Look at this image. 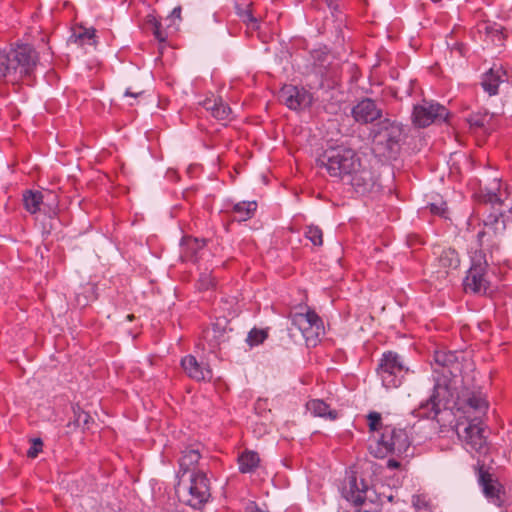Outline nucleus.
<instances>
[{"label": "nucleus", "instance_id": "obj_1", "mask_svg": "<svg viewBox=\"0 0 512 512\" xmlns=\"http://www.w3.org/2000/svg\"><path fill=\"white\" fill-rule=\"evenodd\" d=\"M432 367L435 374L433 392L420 404L417 410L419 417L435 418L439 414V403L448 394L449 382L459 376L462 369L456 352L446 350L434 352Z\"/></svg>", "mask_w": 512, "mask_h": 512}, {"label": "nucleus", "instance_id": "obj_2", "mask_svg": "<svg viewBox=\"0 0 512 512\" xmlns=\"http://www.w3.org/2000/svg\"><path fill=\"white\" fill-rule=\"evenodd\" d=\"M37 60V52L29 45H20L10 51L0 49V78L30 76Z\"/></svg>", "mask_w": 512, "mask_h": 512}, {"label": "nucleus", "instance_id": "obj_3", "mask_svg": "<svg viewBox=\"0 0 512 512\" xmlns=\"http://www.w3.org/2000/svg\"><path fill=\"white\" fill-rule=\"evenodd\" d=\"M177 477L175 491L180 502L194 509H201L211 497L210 481L206 474L203 471L191 473L188 481L183 475H177Z\"/></svg>", "mask_w": 512, "mask_h": 512}, {"label": "nucleus", "instance_id": "obj_4", "mask_svg": "<svg viewBox=\"0 0 512 512\" xmlns=\"http://www.w3.org/2000/svg\"><path fill=\"white\" fill-rule=\"evenodd\" d=\"M360 162V157L353 149L341 146L326 149L317 158V165L320 168H325L330 176L339 178L343 182Z\"/></svg>", "mask_w": 512, "mask_h": 512}, {"label": "nucleus", "instance_id": "obj_5", "mask_svg": "<svg viewBox=\"0 0 512 512\" xmlns=\"http://www.w3.org/2000/svg\"><path fill=\"white\" fill-rule=\"evenodd\" d=\"M371 453L377 458H384L388 454L396 456H409L411 450V441L405 429L386 425L383 428L376 446H370Z\"/></svg>", "mask_w": 512, "mask_h": 512}, {"label": "nucleus", "instance_id": "obj_6", "mask_svg": "<svg viewBox=\"0 0 512 512\" xmlns=\"http://www.w3.org/2000/svg\"><path fill=\"white\" fill-rule=\"evenodd\" d=\"M401 135V126L387 117L376 122L370 131L373 145L383 154L395 151Z\"/></svg>", "mask_w": 512, "mask_h": 512}, {"label": "nucleus", "instance_id": "obj_7", "mask_svg": "<svg viewBox=\"0 0 512 512\" xmlns=\"http://www.w3.org/2000/svg\"><path fill=\"white\" fill-rule=\"evenodd\" d=\"M407 371L408 369L404 366L399 356L391 351L383 354L377 368V372L386 388L398 387Z\"/></svg>", "mask_w": 512, "mask_h": 512}, {"label": "nucleus", "instance_id": "obj_8", "mask_svg": "<svg viewBox=\"0 0 512 512\" xmlns=\"http://www.w3.org/2000/svg\"><path fill=\"white\" fill-rule=\"evenodd\" d=\"M344 183L350 185L356 193L361 195L377 193L381 188L378 177L369 166L363 165L362 161L347 176Z\"/></svg>", "mask_w": 512, "mask_h": 512}, {"label": "nucleus", "instance_id": "obj_9", "mask_svg": "<svg viewBox=\"0 0 512 512\" xmlns=\"http://www.w3.org/2000/svg\"><path fill=\"white\" fill-rule=\"evenodd\" d=\"M290 318L292 324L302 332L307 344L315 345L324 329L323 322L316 312L308 310L306 313H294Z\"/></svg>", "mask_w": 512, "mask_h": 512}, {"label": "nucleus", "instance_id": "obj_10", "mask_svg": "<svg viewBox=\"0 0 512 512\" xmlns=\"http://www.w3.org/2000/svg\"><path fill=\"white\" fill-rule=\"evenodd\" d=\"M447 116L448 111L443 105L423 100L421 104L414 106L412 121L416 126L424 128L432 124L434 121H445Z\"/></svg>", "mask_w": 512, "mask_h": 512}, {"label": "nucleus", "instance_id": "obj_11", "mask_svg": "<svg viewBox=\"0 0 512 512\" xmlns=\"http://www.w3.org/2000/svg\"><path fill=\"white\" fill-rule=\"evenodd\" d=\"M487 260L481 254H475L472 259V266L464 280V288L475 293L486 292L488 280L486 279Z\"/></svg>", "mask_w": 512, "mask_h": 512}, {"label": "nucleus", "instance_id": "obj_12", "mask_svg": "<svg viewBox=\"0 0 512 512\" xmlns=\"http://www.w3.org/2000/svg\"><path fill=\"white\" fill-rule=\"evenodd\" d=\"M478 482L482 487L485 497L492 504L500 507L506 500V493L499 481L493 477L488 471L484 470V466H480L478 470Z\"/></svg>", "mask_w": 512, "mask_h": 512}, {"label": "nucleus", "instance_id": "obj_13", "mask_svg": "<svg viewBox=\"0 0 512 512\" xmlns=\"http://www.w3.org/2000/svg\"><path fill=\"white\" fill-rule=\"evenodd\" d=\"M278 99L292 110L306 108L312 103L310 93L293 85L283 86L278 93Z\"/></svg>", "mask_w": 512, "mask_h": 512}, {"label": "nucleus", "instance_id": "obj_14", "mask_svg": "<svg viewBox=\"0 0 512 512\" xmlns=\"http://www.w3.org/2000/svg\"><path fill=\"white\" fill-rule=\"evenodd\" d=\"M354 120L360 124L374 123L383 118V110L373 99L364 98L351 111Z\"/></svg>", "mask_w": 512, "mask_h": 512}, {"label": "nucleus", "instance_id": "obj_15", "mask_svg": "<svg viewBox=\"0 0 512 512\" xmlns=\"http://www.w3.org/2000/svg\"><path fill=\"white\" fill-rule=\"evenodd\" d=\"M181 366L188 377L196 381H209L212 379V371L208 365L198 362L193 355L184 357Z\"/></svg>", "mask_w": 512, "mask_h": 512}, {"label": "nucleus", "instance_id": "obj_16", "mask_svg": "<svg viewBox=\"0 0 512 512\" xmlns=\"http://www.w3.org/2000/svg\"><path fill=\"white\" fill-rule=\"evenodd\" d=\"M503 213H490L483 219L484 229L477 235L480 243L483 241V237L486 235L492 236L502 233L505 230V220L501 219Z\"/></svg>", "mask_w": 512, "mask_h": 512}, {"label": "nucleus", "instance_id": "obj_17", "mask_svg": "<svg viewBox=\"0 0 512 512\" xmlns=\"http://www.w3.org/2000/svg\"><path fill=\"white\" fill-rule=\"evenodd\" d=\"M343 496L356 507L364 504L366 499V485L363 481L359 484L356 477H350L347 487H344Z\"/></svg>", "mask_w": 512, "mask_h": 512}, {"label": "nucleus", "instance_id": "obj_18", "mask_svg": "<svg viewBox=\"0 0 512 512\" xmlns=\"http://www.w3.org/2000/svg\"><path fill=\"white\" fill-rule=\"evenodd\" d=\"M505 76L506 71H504L501 66L497 67L494 65V67L490 68L483 76L481 83L483 89L491 96L496 95L498 93V86L504 81Z\"/></svg>", "mask_w": 512, "mask_h": 512}, {"label": "nucleus", "instance_id": "obj_19", "mask_svg": "<svg viewBox=\"0 0 512 512\" xmlns=\"http://www.w3.org/2000/svg\"><path fill=\"white\" fill-rule=\"evenodd\" d=\"M200 457V453L196 449L184 450L179 459L180 470L177 475L186 476V474L197 473L195 466L198 464Z\"/></svg>", "mask_w": 512, "mask_h": 512}, {"label": "nucleus", "instance_id": "obj_20", "mask_svg": "<svg viewBox=\"0 0 512 512\" xmlns=\"http://www.w3.org/2000/svg\"><path fill=\"white\" fill-rule=\"evenodd\" d=\"M463 438L466 444L475 451H480L485 445L483 431L476 424H470L464 429Z\"/></svg>", "mask_w": 512, "mask_h": 512}, {"label": "nucleus", "instance_id": "obj_21", "mask_svg": "<svg viewBox=\"0 0 512 512\" xmlns=\"http://www.w3.org/2000/svg\"><path fill=\"white\" fill-rule=\"evenodd\" d=\"M306 408L310 411L314 416L328 418L330 420H335L338 417V413L336 410H331L329 405L320 399H313L307 402Z\"/></svg>", "mask_w": 512, "mask_h": 512}, {"label": "nucleus", "instance_id": "obj_22", "mask_svg": "<svg viewBox=\"0 0 512 512\" xmlns=\"http://www.w3.org/2000/svg\"><path fill=\"white\" fill-rule=\"evenodd\" d=\"M238 463L241 473H251L258 467L260 458L258 453L246 450L239 455Z\"/></svg>", "mask_w": 512, "mask_h": 512}, {"label": "nucleus", "instance_id": "obj_23", "mask_svg": "<svg viewBox=\"0 0 512 512\" xmlns=\"http://www.w3.org/2000/svg\"><path fill=\"white\" fill-rule=\"evenodd\" d=\"M45 195L39 191H26L23 195V203L25 209L31 214L41 210L44 204Z\"/></svg>", "mask_w": 512, "mask_h": 512}, {"label": "nucleus", "instance_id": "obj_24", "mask_svg": "<svg viewBox=\"0 0 512 512\" xmlns=\"http://www.w3.org/2000/svg\"><path fill=\"white\" fill-rule=\"evenodd\" d=\"M95 32L96 30L94 28H84L79 27L74 30L72 36L70 37L69 41L75 44L84 45L87 41H89V44L92 46L96 45L95 40Z\"/></svg>", "mask_w": 512, "mask_h": 512}, {"label": "nucleus", "instance_id": "obj_25", "mask_svg": "<svg viewBox=\"0 0 512 512\" xmlns=\"http://www.w3.org/2000/svg\"><path fill=\"white\" fill-rule=\"evenodd\" d=\"M238 14L249 29L257 30L259 28L261 16L256 13L252 4H249L245 9L240 10Z\"/></svg>", "mask_w": 512, "mask_h": 512}, {"label": "nucleus", "instance_id": "obj_26", "mask_svg": "<svg viewBox=\"0 0 512 512\" xmlns=\"http://www.w3.org/2000/svg\"><path fill=\"white\" fill-rule=\"evenodd\" d=\"M257 209L255 201H243L234 205L233 211L239 214V221H245L252 217Z\"/></svg>", "mask_w": 512, "mask_h": 512}, {"label": "nucleus", "instance_id": "obj_27", "mask_svg": "<svg viewBox=\"0 0 512 512\" xmlns=\"http://www.w3.org/2000/svg\"><path fill=\"white\" fill-rule=\"evenodd\" d=\"M440 267L445 269H456L460 260L458 254L453 249L444 250L438 258Z\"/></svg>", "mask_w": 512, "mask_h": 512}, {"label": "nucleus", "instance_id": "obj_28", "mask_svg": "<svg viewBox=\"0 0 512 512\" xmlns=\"http://www.w3.org/2000/svg\"><path fill=\"white\" fill-rule=\"evenodd\" d=\"M491 119L492 116L487 112H476L469 115L466 118V121L470 125V128L486 129V126L489 124Z\"/></svg>", "mask_w": 512, "mask_h": 512}, {"label": "nucleus", "instance_id": "obj_29", "mask_svg": "<svg viewBox=\"0 0 512 512\" xmlns=\"http://www.w3.org/2000/svg\"><path fill=\"white\" fill-rule=\"evenodd\" d=\"M496 190H499V182L494 180L490 189H487L485 193L481 191V193L478 195L479 201L485 204H502V201L497 195Z\"/></svg>", "mask_w": 512, "mask_h": 512}, {"label": "nucleus", "instance_id": "obj_30", "mask_svg": "<svg viewBox=\"0 0 512 512\" xmlns=\"http://www.w3.org/2000/svg\"><path fill=\"white\" fill-rule=\"evenodd\" d=\"M74 415H75L74 423L78 427H82L83 429H87V430H89L91 428L90 423L93 422L92 417L87 412L83 411L79 406L74 408Z\"/></svg>", "mask_w": 512, "mask_h": 512}, {"label": "nucleus", "instance_id": "obj_31", "mask_svg": "<svg viewBox=\"0 0 512 512\" xmlns=\"http://www.w3.org/2000/svg\"><path fill=\"white\" fill-rule=\"evenodd\" d=\"M232 113L231 108L224 103V101L219 98L218 105H216L215 109L211 113L212 116L218 120H228Z\"/></svg>", "mask_w": 512, "mask_h": 512}, {"label": "nucleus", "instance_id": "obj_32", "mask_svg": "<svg viewBox=\"0 0 512 512\" xmlns=\"http://www.w3.org/2000/svg\"><path fill=\"white\" fill-rule=\"evenodd\" d=\"M267 337V330L253 328L248 334L247 342L250 346L259 345L263 343Z\"/></svg>", "mask_w": 512, "mask_h": 512}, {"label": "nucleus", "instance_id": "obj_33", "mask_svg": "<svg viewBox=\"0 0 512 512\" xmlns=\"http://www.w3.org/2000/svg\"><path fill=\"white\" fill-rule=\"evenodd\" d=\"M305 236L308 238L314 245L321 246L323 243V234L322 230L317 226H308L305 231Z\"/></svg>", "mask_w": 512, "mask_h": 512}, {"label": "nucleus", "instance_id": "obj_34", "mask_svg": "<svg viewBox=\"0 0 512 512\" xmlns=\"http://www.w3.org/2000/svg\"><path fill=\"white\" fill-rule=\"evenodd\" d=\"M467 403L470 407L475 410L482 411L487 408V402L484 397L480 394H472L468 399Z\"/></svg>", "mask_w": 512, "mask_h": 512}, {"label": "nucleus", "instance_id": "obj_35", "mask_svg": "<svg viewBox=\"0 0 512 512\" xmlns=\"http://www.w3.org/2000/svg\"><path fill=\"white\" fill-rule=\"evenodd\" d=\"M369 429L371 431H378L382 430L384 426H382V418L381 414L378 412H370L367 416Z\"/></svg>", "mask_w": 512, "mask_h": 512}, {"label": "nucleus", "instance_id": "obj_36", "mask_svg": "<svg viewBox=\"0 0 512 512\" xmlns=\"http://www.w3.org/2000/svg\"><path fill=\"white\" fill-rule=\"evenodd\" d=\"M485 32L487 35L491 36L492 41H501L503 39V28L500 26L494 25H486Z\"/></svg>", "mask_w": 512, "mask_h": 512}, {"label": "nucleus", "instance_id": "obj_37", "mask_svg": "<svg viewBox=\"0 0 512 512\" xmlns=\"http://www.w3.org/2000/svg\"><path fill=\"white\" fill-rule=\"evenodd\" d=\"M45 195L44 204L47 206L50 210L55 209L58 206V199L57 195L50 190H45L42 192Z\"/></svg>", "mask_w": 512, "mask_h": 512}, {"label": "nucleus", "instance_id": "obj_38", "mask_svg": "<svg viewBox=\"0 0 512 512\" xmlns=\"http://www.w3.org/2000/svg\"><path fill=\"white\" fill-rule=\"evenodd\" d=\"M198 282L201 290H208L215 285V279L209 273L201 274Z\"/></svg>", "mask_w": 512, "mask_h": 512}, {"label": "nucleus", "instance_id": "obj_39", "mask_svg": "<svg viewBox=\"0 0 512 512\" xmlns=\"http://www.w3.org/2000/svg\"><path fill=\"white\" fill-rule=\"evenodd\" d=\"M43 446V442L40 438H36L33 440L32 446L27 452V456L29 458H36L38 454L41 452Z\"/></svg>", "mask_w": 512, "mask_h": 512}, {"label": "nucleus", "instance_id": "obj_40", "mask_svg": "<svg viewBox=\"0 0 512 512\" xmlns=\"http://www.w3.org/2000/svg\"><path fill=\"white\" fill-rule=\"evenodd\" d=\"M429 208H430V212L432 214H435V215H439V216H442V217H445V213L447 211V206H446V203L445 202H442L440 203L439 205L438 204H435V203H431L429 205Z\"/></svg>", "mask_w": 512, "mask_h": 512}, {"label": "nucleus", "instance_id": "obj_41", "mask_svg": "<svg viewBox=\"0 0 512 512\" xmlns=\"http://www.w3.org/2000/svg\"><path fill=\"white\" fill-rule=\"evenodd\" d=\"M160 22L153 16L148 15L145 19V27L147 30L154 31L160 27Z\"/></svg>", "mask_w": 512, "mask_h": 512}, {"label": "nucleus", "instance_id": "obj_42", "mask_svg": "<svg viewBox=\"0 0 512 512\" xmlns=\"http://www.w3.org/2000/svg\"><path fill=\"white\" fill-rule=\"evenodd\" d=\"M187 246L193 252H196L198 249L202 248L205 245V240H202L201 243L198 239L187 238Z\"/></svg>", "mask_w": 512, "mask_h": 512}, {"label": "nucleus", "instance_id": "obj_43", "mask_svg": "<svg viewBox=\"0 0 512 512\" xmlns=\"http://www.w3.org/2000/svg\"><path fill=\"white\" fill-rule=\"evenodd\" d=\"M218 102L219 98H207L202 102V105L207 111L212 113L213 109H215L216 105H218Z\"/></svg>", "mask_w": 512, "mask_h": 512}, {"label": "nucleus", "instance_id": "obj_44", "mask_svg": "<svg viewBox=\"0 0 512 512\" xmlns=\"http://www.w3.org/2000/svg\"><path fill=\"white\" fill-rule=\"evenodd\" d=\"M153 35L160 43H164L168 38L167 32L163 30L161 26L157 30L153 31Z\"/></svg>", "mask_w": 512, "mask_h": 512}, {"label": "nucleus", "instance_id": "obj_45", "mask_svg": "<svg viewBox=\"0 0 512 512\" xmlns=\"http://www.w3.org/2000/svg\"><path fill=\"white\" fill-rule=\"evenodd\" d=\"M76 302H77V305L80 307H85L88 304L87 297L86 296L82 297L81 294H77Z\"/></svg>", "mask_w": 512, "mask_h": 512}, {"label": "nucleus", "instance_id": "obj_46", "mask_svg": "<svg viewBox=\"0 0 512 512\" xmlns=\"http://www.w3.org/2000/svg\"><path fill=\"white\" fill-rule=\"evenodd\" d=\"M265 405H266V400L259 399L256 402V405H255L256 412L260 413L262 410H264L265 409Z\"/></svg>", "mask_w": 512, "mask_h": 512}, {"label": "nucleus", "instance_id": "obj_47", "mask_svg": "<svg viewBox=\"0 0 512 512\" xmlns=\"http://www.w3.org/2000/svg\"><path fill=\"white\" fill-rule=\"evenodd\" d=\"M387 467L391 469H395L400 467V463L395 459H389L387 462Z\"/></svg>", "mask_w": 512, "mask_h": 512}, {"label": "nucleus", "instance_id": "obj_48", "mask_svg": "<svg viewBox=\"0 0 512 512\" xmlns=\"http://www.w3.org/2000/svg\"><path fill=\"white\" fill-rule=\"evenodd\" d=\"M463 49L464 45L462 43H456L451 51H457L460 55H463Z\"/></svg>", "mask_w": 512, "mask_h": 512}, {"label": "nucleus", "instance_id": "obj_49", "mask_svg": "<svg viewBox=\"0 0 512 512\" xmlns=\"http://www.w3.org/2000/svg\"><path fill=\"white\" fill-rule=\"evenodd\" d=\"M143 93V91H137V92H133L131 91V89H127L125 91V96H131V97H138L140 96L141 94Z\"/></svg>", "mask_w": 512, "mask_h": 512}, {"label": "nucleus", "instance_id": "obj_50", "mask_svg": "<svg viewBox=\"0 0 512 512\" xmlns=\"http://www.w3.org/2000/svg\"><path fill=\"white\" fill-rule=\"evenodd\" d=\"M171 15L173 17H176V18L180 19L181 18V8L180 7L174 8Z\"/></svg>", "mask_w": 512, "mask_h": 512}, {"label": "nucleus", "instance_id": "obj_51", "mask_svg": "<svg viewBox=\"0 0 512 512\" xmlns=\"http://www.w3.org/2000/svg\"><path fill=\"white\" fill-rule=\"evenodd\" d=\"M93 290H94V287H93V286H87V287L85 288V292H93Z\"/></svg>", "mask_w": 512, "mask_h": 512}, {"label": "nucleus", "instance_id": "obj_52", "mask_svg": "<svg viewBox=\"0 0 512 512\" xmlns=\"http://www.w3.org/2000/svg\"><path fill=\"white\" fill-rule=\"evenodd\" d=\"M127 319H128L129 321H132V320L134 319V315H133V314H129V315L127 316Z\"/></svg>", "mask_w": 512, "mask_h": 512}, {"label": "nucleus", "instance_id": "obj_53", "mask_svg": "<svg viewBox=\"0 0 512 512\" xmlns=\"http://www.w3.org/2000/svg\"><path fill=\"white\" fill-rule=\"evenodd\" d=\"M509 213L512 214V208L509 210Z\"/></svg>", "mask_w": 512, "mask_h": 512}, {"label": "nucleus", "instance_id": "obj_54", "mask_svg": "<svg viewBox=\"0 0 512 512\" xmlns=\"http://www.w3.org/2000/svg\"><path fill=\"white\" fill-rule=\"evenodd\" d=\"M434 2H437L438 0H433Z\"/></svg>", "mask_w": 512, "mask_h": 512}, {"label": "nucleus", "instance_id": "obj_55", "mask_svg": "<svg viewBox=\"0 0 512 512\" xmlns=\"http://www.w3.org/2000/svg\"><path fill=\"white\" fill-rule=\"evenodd\" d=\"M434 2H437L438 0H433Z\"/></svg>", "mask_w": 512, "mask_h": 512}]
</instances>
